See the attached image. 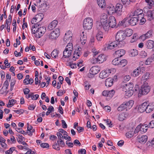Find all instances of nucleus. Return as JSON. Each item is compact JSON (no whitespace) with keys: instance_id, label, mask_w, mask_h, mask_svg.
I'll return each instance as SVG.
<instances>
[{"instance_id":"f257e3e1","label":"nucleus","mask_w":154,"mask_h":154,"mask_svg":"<svg viewBox=\"0 0 154 154\" xmlns=\"http://www.w3.org/2000/svg\"><path fill=\"white\" fill-rule=\"evenodd\" d=\"M40 23L38 22L32 27V34H35V35L37 38H40L45 33L46 31V28L45 27H39Z\"/></svg>"},{"instance_id":"f03ea898","label":"nucleus","mask_w":154,"mask_h":154,"mask_svg":"<svg viewBox=\"0 0 154 154\" xmlns=\"http://www.w3.org/2000/svg\"><path fill=\"white\" fill-rule=\"evenodd\" d=\"M108 21L107 14L105 13L103 14L100 17V22H97V27L98 28H103L104 31L108 32L109 31Z\"/></svg>"},{"instance_id":"7ed1b4c3","label":"nucleus","mask_w":154,"mask_h":154,"mask_svg":"<svg viewBox=\"0 0 154 154\" xmlns=\"http://www.w3.org/2000/svg\"><path fill=\"white\" fill-rule=\"evenodd\" d=\"M125 86H124V89H125V94L128 97H129L133 94L134 91H139V87L138 85H136L133 89L134 87V85L132 83H128L125 84Z\"/></svg>"},{"instance_id":"20e7f679","label":"nucleus","mask_w":154,"mask_h":154,"mask_svg":"<svg viewBox=\"0 0 154 154\" xmlns=\"http://www.w3.org/2000/svg\"><path fill=\"white\" fill-rule=\"evenodd\" d=\"M93 25V20L90 17L85 18L83 22V27L85 29H91Z\"/></svg>"},{"instance_id":"39448f33","label":"nucleus","mask_w":154,"mask_h":154,"mask_svg":"<svg viewBox=\"0 0 154 154\" xmlns=\"http://www.w3.org/2000/svg\"><path fill=\"white\" fill-rule=\"evenodd\" d=\"M119 58L116 57L112 61V64L114 65L119 66L121 67L125 66L127 63V60L125 59L121 60Z\"/></svg>"},{"instance_id":"423d86ee","label":"nucleus","mask_w":154,"mask_h":154,"mask_svg":"<svg viewBox=\"0 0 154 154\" xmlns=\"http://www.w3.org/2000/svg\"><path fill=\"white\" fill-rule=\"evenodd\" d=\"M150 89V87L149 86L146 85L145 84H143L139 90L138 93L139 96L147 94L149 92Z\"/></svg>"},{"instance_id":"0eeeda50","label":"nucleus","mask_w":154,"mask_h":154,"mask_svg":"<svg viewBox=\"0 0 154 154\" xmlns=\"http://www.w3.org/2000/svg\"><path fill=\"white\" fill-rule=\"evenodd\" d=\"M100 71L99 67L97 66H92L89 70V74H88V77L89 78H92L95 75L98 73Z\"/></svg>"},{"instance_id":"6e6552de","label":"nucleus","mask_w":154,"mask_h":154,"mask_svg":"<svg viewBox=\"0 0 154 154\" xmlns=\"http://www.w3.org/2000/svg\"><path fill=\"white\" fill-rule=\"evenodd\" d=\"M144 16V14L143 13V11L140 9H137L134 12H131L129 15V17L131 16H135L137 18H142Z\"/></svg>"},{"instance_id":"1a4fd4ad","label":"nucleus","mask_w":154,"mask_h":154,"mask_svg":"<svg viewBox=\"0 0 154 154\" xmlns=\"http://www.w3.org/2000/svg\"><path fill=\"white\" fill-rule=\"evenodd\" d=\"M125 34L123 30H121L117 33L116 35V41L119 44V42H122L125 38Z\"/></svg>"},{"instance_id":"9d476101","label":"nucleus","mask_w":154,"mask_h":154,"mask_svg":"<svg viewBox=\"0 0 154 154\" xmlns=\"http://www.w3.org/2000/svg\"><path fill=\"white\" fill-rule=\"evenodd\" d=\"M60 30L59 28H56L49 35V38L51 40L56 39L60 35Z\"/></svg>"},{"instance_id":"9b49d317","label":"nucleus","mask_w":154,"mask_h":154,"mask_svg":"<svg viewBox=\"0 0 154 154\" xmlns=\"http://www.w3.org/2000/svg\"><path fill=\"white\" fill-rule=\"evenodd\" d=\"M107 23L108 24L109 29L110 27L111 28L115 27L116 24L115 17L113 16L110 17L107 22Z\"/></svg>"},{"instance_id":"f8f14e48","label":"nucleus","mask_w":154,"mask_h":154,"mask_svg":"<svg viewBox=\"0 0 154 154\" xmlns=\"http://www.w3.org/2000/svg\"><path fill=\"white\" fill-rule=\"evenodd\" d=\"M111 71L110 69L103 71L100 73L99 77L102 79H105L108 77L111 73Z\"/></svg>"},{"instance_id":"ddd939ff","label":"nucleus","mask_w":154,"mask_h":154,"mask_svg":"<svg viewBox=\"0 0 154 154\" xmlns=\"http://www.w3.org/2000/svg\"><path fill=\"white\" fill-rule=\"evenodd\" d=\"M82 48H78L77 49H76L73 54V60H76L77 59L79 58L82 54Z\"/></svg>"},{"instance_id":"4468645a","label":"nucleus","mask_w":154,"mask_h":154,"mask_svg":"<svg viewBox=\"0 0 154 154\" xmlns=\"http://www.w3.org/2000/svg\"><path fill=\"white\" fill-rule=\"evenodd\" d=\"M72 33L70 31H68L65 34L63 41L66 43L69 42L72 39Z\"/></svg>"},{"instance_id":"2eb2a0df","label":"nucleus","mask_w":154,"mask_h":154,"mask_svg":"<svg viewBox=\"0 0 154 154\" xmlns=\"http://www.w3.org/2000/svg\"><path fill=\"white\" fill-rule=\"evenodd\" d=\"M123 8V5L122 4L117 3L116 5L115 9V13L116 14L119 16L122 14V9Z\"/></svg>"},{"instance_id":"dca6fc26","label":"nucleus","mask_w":154,"mask_h":154,"mask_svg":"<svg viewBox=\"0 0 154 154\" xmlns=\"http://www.w3.org/2000/svg\"><path fill=\"white\" fill-rule=\"evenodd\" d=\"M125 51L124 49H121L115 51L114 56L116 57L119 58L123 56L125 54Z\"/></svg>"},{"instance_id":"f3484780","label":"nucleus","mask_w":154,"mask_h":154,"mask_svg":"<svg viewBox=\"0 0 154 154\" xmlns=\"http://www.w3.org/2000/svg\"><path fill=\"white\" fill-rule=\"evenodd\" d=\"M108 13L109 14H112L115 13V9L114 6L112 5L108 6L106 8Z\"/></svg>"},{"instance_id":"a211bd4d","label":"nucleus","mask_w":154,"mask_h":154,"mask_svg":"<svg viewBox=\"0 0 154 154\" xmlns=\"http://www.w3.org/2000/svg\"><path fill=\"white\" fill-rule=\"evenodd\" d=\"M147 135H143L141 136H138L137 137V140L139 143L141 144H144L147 141Z\"/></svg>"},{"instance_id":"6ab92c4d","label":"nucleus","mask_w":154,"mask_h":154,"mask_svg":"<svg viewBox=\"0 0 154 154\" xmlns=\"http://www.w3.org/2000/svg\"><path fill=\"white\" fill-rule=\"evenodd\" d=\"M146 105L147 103L145 102L139 105L138 109V112L141 113L145 111H146Z\"/></svg>"},{"instance_id":"aec40b11","label":"nucleus","mask_w":154,"mask_h":154,"mask_svg":"<svg viewBox=\"0 0 154 154\" xmlns=\"http://www.w3.org/2000/svg\"><path fill=\"white\" fill-rule=\"evenodd\" d=\"M131 17V19L128 20V22L130 25L131 26H134L137 23L138 21V18L136 17Z\"/></svg>"},{"instance_id":"412c9836","label":"nucleus","mask_w":154,"mask_h":154,"mask_svg":"<svg viewBox=\"0 0 154 154\" xmlns=\"http://www.w3.org/2000/svg\"><path fill=\"white\" fill-rule=\"evenodd\" d=\"M58 23L57 20H54L48 26V29L49 30H52L57 26Z\"/></svg>"},{"instance_id":"4be33fe9","label":"nucleus","mask_w":154,"mask_h":154,"mask_svg":"<svg viewBox=\"0 0 154 154\" xmlns=\"http://www.w3.org/2000/svg\"><path fill=\"white\" fill-rule=\"evenodd\" d=\"M119 45V43L116 41L112 42L109 44H108L107 47V49H112L116 47Z\"/></svg>"},{"instance_id":"5701e85b","label":"nucleus","mask_w":154,"mask_h":154,"mask_svg":"<svg viewBox=\"0 0 154 154\" xmlns=\"http://www.w3.org/2000/svg\"><path fill=\"white\" fill-rule=\"evenodd\" d=\"M67 48H66L63 52V57L65 58H67L70 57L72 52V50L70 49H67Z\"/></svg>"},{"instance_id":"b1692460","label":"nucleus","mask_w":154,"mask_h":154,"mask_svg":"<svg viewBox=\"0 0 154 154\" xmlns=\"http://www.w3.org/2000/svg\"><path fill=\"white\" fill-rule=\"evenodd\" d=\"M140 129V131L141 133H145L148 129V126L147 124L142 125L140 124L139 125Z\"/></svg>"},{"instance_id":"393cba45","label":"nucleus","mask_w":154,"mask_h":154,"mask_svg":"<svg viewBox=\"0 0 154 154\" xmlns=\"http://www.w3.org/2000/svg\"><path fill=\"white\" fill-rule=\"evenodd\" d=\"M146 45L148 49H151L154 48V41L149 40L146 42Z\"/></svg>"},{"instance_id":"a878e982","label":"nucleus","mask_w":154,"mask_h":154,"mask_svg":"<svg viewBox=\"0 0 154 154\" xmlns=\"http://www.w3.org/2000/svg\"><path fill=\"white\" fill-rule=\"evenodd\" d=\"M125 106H126V110L130 109L133 106L134 101L133 100H131L127 102L123 103Z\"/></svg>"},{"instance_id":"bb28decb","label":"nucleus","mask_w":154,"mask_h":154,"mask_svg":"<svg viewBox=\"0 0 154 154\" xmlns=\"http://www.w3.org/2000/svg\"><path fill=\"white\" fill-rule=\"evenodd\" d=\"M80 41L82 45H85L86 42L87 37L85 35L84 32H83L80 34Z\"/></svg>"},{"instance_id":"cd10ccee","label":"nucleus","mask_w":154,"mask_h":154,"mask_svg":"<svg viewBox=\"0 0 154 154\" xmlns=\"http://www.w3.org/2000/svg\"><path fill=\"white\" fill-rule=\"evenodd\" d=\"M97 1L98 6L104 9L106 5L105 0H97Z\"/></svg>"},{"instance_id":"c85d7f7f","label":"nucleus","mask_w":154,"mask_h":154,"mask_svg":"<svg viewBox=\"0 0 154 154\" xmlns=\"http://www.w3.org/2000/svg\"><path fill=\"white\" fill-rule=\"evenodd\" d=\"M97 59L99 63H102L106 60L105 56L103 54L99 55L97 58Z\"/></svg>"},{"instance_id":"c756f323","label":"nucleus","mask_w":154,"mask_h":154,"mask_svg":"<svg viewBox=\"0 0 154 154\" xmlns=\"http://www.w3.org/2000/svg\"><path fill=\"white\" fill-rule=\"evenodd\" d=\"M123 32L125 37L130 36L133 33V30L130 29H126L124 31H123Z\"/></svg>"},{"instance_id":"7c9ffc66","label":"nucleus","mask_w":154,"mask_h":154,"mask_svg":"<svg viewBox=\"0 0 154 154\" xmlns=\"http://www.w3.org/2000/svg\"><path fill=\"white\" fill-rule=\"evenodd\" d=\"M146 109V113H149L152 112L154 109V106L152 105V104H147V103Z\"/></svg>"},{"instance_id":"2f4dec72","label":"nucleus","mask_w":154,"mask_h":154,"mask_svg":"<svg viewBox=\"0 0 154 154\" xmlns=\"http://www.w3.org/2000/svg\"><path fill=\"white\" fill-rule=\"evenodd\" d=\"M105 84L107 87H110L113 85L112 79L110 78H108L105 81Z\"/></svg>"},{"instance_id":"473e14b6","label":"nucleus","mask_w":154,"mask_h":154,"mask_svg":"<svg viewBox=\"0 0 154 154\" xmlns=\"http://www.w3.org/2000/svg\"><path fill=\"white\" fill-rule=\"evenodd\" d=\"M154 15V11H152L149 10L147 11L146 13V16L148 18V19L151 20L153 19V16Z\"/></svg>"},{"instance_id":"72a5a7b5","label":"nucleus","mask_w":154,"mask_h":154,"mask_svg":"<svg viewBox=\"0 0 154 154\" xmlns=\"http://www.w3.org/2000/svg\"><path fill=\"white\" fill-rule=\"evenodd\" d=\"M39 17V15H36L31 20V23L33 24L37 23L38 22V23H39V22L42 19V18H41V19L39 20L38 19V17Z\"/></svg>"},{"instance_id":"f704fd0d","label":"nucleus","mask_w":154,"mask_h":154,"mask_svg":"<svg viewBox=\"0 0 154 154\" xmlns=\"http://www.w3.org/2000/svg\"><path fill=\"white\" fill-rule=\"evenodd\" d=\"M96 38L98 41H100L102 40L103 38V34L102 32H98L97 34Z\"/></svg>"},{"instance_id":"c9c22d12","label":"nucleus","mask_w":154,"mask_h":154,"mask_svg":"<svg viewBox=\"0 0 154 154\" xmlns=\"http://www.w3.org/2000/svg\"><path fill=\"white\" fill-rule=\"evenodd\" d=\"M141 72V71L140 68H138L134 71L132 74L134 76H137Z\"/></svg>"},{"instance_id":"e433bc0d","label":"nucleus","mask_w":154,"mask_h":154,"mask_svg":"<svg viewBox=\"0 0 154 154\" xmlns=\"http://www.w3.org/2000/svg\"><path fill=\"white\" fill-rule=\"evenodd\" d=\"M26 95V98L28 99L30 97L33 100H37L39 97L38 94H35V98L34 99L32 93H31L29 94Z\"/></svg>"},{"instance_id":"4c0bfd02","label":"nucleus","mask_w":154,"mask_h":154,"mask_svg":"<svg viewBox=\"0 0 154 154\" xmlns=\"http://www.w3.org/2000/svg\"><path fill=\"white\" fill-rule=\"evenodd\" d=\"M126 116H127L126 114H125L123 113L120 114L118 116V119L119 121H122L125 119Z\"/></svg>"},{"instance_id":"58836bf2","label":"nucleus","mask_w":154,"mask_h":154,"mask_svg":"<svg viewBox=\"0 0 154 154\" xmlns=\"http://www.w3.org/2000/svg\"><path fill=\"white\" fill-rule=\"evenodd\" d=\"M59 51L57 50H54L52 52L51 56L53 58H55L57 57Z\"/></svg>"},{"instance_id":"ea45409f","label":"nucleus","mask_w":154,"mask_h":154,"mask_svg":"<svg viewBox=\"0 0 154 154\" xmlns=\"http://www.w3.org/2000/svg\"><path fill=\"white\" fill-rule=\"evenodd\" d=\"M130 52L132 57H135L138 54V51L136 49L131 50Z\"/></svg>"},{"instance_id":"a19ab883","label":"nucleus","mask_w":154,"mask_h":154,"mask_svg":"<svg viewBox=\"0 0 154 154\" xmlns=\"http://www.w3.org/2000/svg\"><path fill=\"white\" fill-rule=\"evenodd\" d=\"M16 101L14 99H11L9 101L8 103L7 104V107L8 108L11 107L13 106L16 103Z\"/></svg>"},{"instance_id":"79ce46f5","label":"nucleus","mask_w":154,"mask_h":154,"mask_svg":"<svg viewBox=\"0 0 154 154\" xmlns=\"http://www.w3.org/2000/svg\"><path fill=\"white\" fill-rule=\"evenodd\" d=\"M123 103L122 104H121L117 108V110L118 111L121 112L123 111L125 109H126V106Z\"/></svg>"},{"instance_id":"37998d69","label":"nucleus","mask_w":154,"mask_h":154,"mask_svg":"<svg viewBox=\"0 0 154 154\" xmlns=\"http://www.w3.org/2000/svg\"><path fill=\"white\" fill-rule=\"evenodd\" d=\"M48 111L46 112V115L48 116L52 112H53L54 110V107L51 106H50L47 109Z\"/></svg>"},{"instance_id":"c03bdc74","label":"nucleus","mask_w":154,"mask_h":154,"mask_svg":"<svg viewBox=\"0 0 154 154\" xmlns=\"http://www.w3.org/2000/svg\"><path fill=\"white\" fill-rule=\"evenodd\" d=\"M134 133L133 131H128L126 133L125 135L127 138H131L134 136Z\"/></svg>"},{"instance_id":"a18cd8bd","label":"nucleus","mask_w":154,"mask_h":154,"mask_svg":"<svg viewBox=\"0 0 154 154\" xmlns=\"http://www.w3.org/2000/svg\"><path fill=\"white\" fill-rule=\"evenodd\" d=\"M15 147H11L10 149L5 152L6 154H11L13 151L15 149Z\"/></svg>"},{"instance_id":"49530a36","label":"nucleus","mask_w":154,"mask_h":154,"mask_svg":"<svg viewBox=\"0 0 154 154\" xmlns=\"http://www.w3.org/2000/svg\"><path fill=\"white\" fill-rule=\"evenodd\" d=\"M153 60H154L153 59L152 57H149L146 60V61L145 62V64L146 65H149L150 64L151 62Z\"/></svg>"},{"instance_id":"de8ad7c7","label":"nucleus","mask_w":154,"mask_h":154,"mask_svg":"<svg viewBox=\"0 0 154 154\" xmlns=\"http://www.w3.org/2000/svg\"><path fill=\"white\" fill-rule=\"evenodd\" d=\"M149 6L152 7L154 6V0H145Z\"/></svg>"},{"instance_id":"09e8293b","label":"nucleus","mask_w":154,"mask_h":154,"mask_svg":"<svg viewBox=\"0 0 154 154\" xmlns=\"http://www.w3.org/2000/svg\"><path fill=\"white\" fill-rule=\"evenodd\" d=\"M152 31L151 30H149L145 34L146 37L147 38H150L152 36Z\"/></svg>"},{"instance_id":"8fccbe9b","label":"nucleus","mask_w":154,"mask_h":154,"mask_svg":"<svg viewBox=\"0 0 154 154\" xmlns=\"http://www.w3.org/2000/svg\"><path fill=\"white\" fill-rule=\"evenodd\" d=\"M137 34L135 33L133 34L132 36V38L131 40V42H133L137 40L138 38L137 37Z\"/></svg>"},{"instance_id":"3c124183","label":"nucleus","mask_w":154,"mask_h":154,"mask_svg":"<svg viewBox=\"0 0 154 154\" xmlns=\"http://www.w3.org/2000/svg\"><path fill=\"white\" fill-rule=\"evenodd\" d=\"M59 146H60L58 143H55L53 145V147L54 149L57 150H59L60 149V148Z\"/></svg>"},{"instance_id":"603ef678","label":"nucleus","mask_w":154,"mask_h":154,"mask_svg":"<svg viewBox=\"0 0 154 154\" xmlns=\"http://www.w3.org/2000/svg\"><path fill=\"white\" fill-rule=\"evenodd\" d=\"M115 93V91L113 90H112L110 91H109L108 97H112Z\"/></svg>"},{"instance_id":"864d4df0","label":"nucleus","mask_w":154,"mask_h":154,"mask_svg":"<svg viewBox=\"0 0 154 154\" xmlns=\"http://www.w3.org/2000/svg\"><path fill=\"white\" fill-rule=\"evenodd\" d=\"M57 143H58L59 146L61 147H63L64 146L65 143L63 141V139L61 140H57Z\"/></svg>"},{"instance_id":"5fc2aeb1","label":"nucleus","mask_w":154,"mask_h":154,"mask_svg":"<svg viewBox=\"0 0 154 154\" xmlns=\"http://www.w3.org/2000/svg\"><path fill=\"white\" fill-rule=\"evenodd\" d=\"M140 55L142 58L145 57L147 56V53L144 51H142L140 53Z\"/></svg>"},{"instance_id":"6e6d98bb","label":"nucleus","mask_w":154,"mask_h":154,"mask_svg":"<svg viewBox=\"0 0 154 154\" xmlns=\"http://www.w3.org/2000/svg\"><path fill=\"white\" fill-rule=\"evenodd\" d=\"M122 3L124 5L127 6L129 5L130 3V0H121Z\"/></svg>"},{"instance_id":"4d7b16f0","label":"nucleus","mask_w":154,"mask_h":154,"mask_svg":"<svg viewBox=\"0 0 154 154\" xmlns=\"http://www.w3.org/2000/svg\"><path fill=\"white\" fill-rule=\"evenodd\" d=\"M41 146L43 148H49V144L47 143H43L40 144Z\"/></svg>"},{"instance_id":"13d9d810","label":"nucleus","mask_w":154,"mask_h":154,"mask_svg":"<svg viewBox=\"0 0 154 154\" xmlns=\"http://www.w3.org/2000/svg\"><path fill=\"white\" fill-rule=\"evenodd\" d=\"M138 21L140 20V23L141 25H142L144 24L146 21V19L145 18H144V16H143L142 18H138Z\"/></svg>"},{"instance_id":"bf43d9fd","label":"nucleus","mask_w":154,"mask_h":154,"mask_svg":"<svg viewBox=\"0 0 154 154\" xmlns=\"http://www.w3.org/2000/svg\"><path fill=\"white\" fill-rule=\"evenodd\" d=\"M14 111L17 114H22L24 112V110L21 109L17 110H14Z\"/></svg>"},{"instance_id":"052dcab7","label":"nucleus","mask_w":154,"mask_h":154,"mask_svg":"<svg viewBox=\"0 0 154 154\" xmlns=\"http://www.w3.org/2000/svg\"><path fill=\"white\" fill-rule=\"evenodd\" d=\"M78 153L79 154H86V151L85 149H79Z\"/></svg>"},{"instance_id":"680f3d73","label":"nucleus","mask_w":154,"mask_h":154,"mask_svg":"<svg viewBox=\"0 0 154 154\" xmlns=\"http://www.w3.org/2000/svg\"><path fill=\"white\" fill-rule=\"evenodd\" d=\"M57 134L58 137V140H61L63 139L64 137H63L62 134H60V133L58 132L57 133Z\"/></svg>"},{"instance_id":"e2e57ef3","label":"nucleus","mask_w":154,"mask_h":154,"mask_svg":"<svg viewBox=\"0 0 154 154\" xmlns=\"http://www.w3.org/2000/svg\"><path fill=\"white\" fill-rule=\"evenodd\" d=\"M61 122L63 128H67V125L65 121L63 120H61Z\"/></svg>"},{"instance_id":"0e129e2a","label":"nucleus","mask_w":154,"mask_h":154,"mask_svg":"<svg viewBox=\"0 0 154 154\" xmlns=\"http://www.w3.org/2000/svg\"><path fill=\"white\" fill-rule=\"evenodd\" d=\"M8 81L6 80L4 82L3 84V86L2 87H5L6 89H8Z\"/></svg>"},{"instance_id":"69168bd1","label":"nucleus","mask_w":154,"mask_h":154,"mask_svg":"<svg viewBox=\"0 0 154 154\" xmlns=\"http://www.w3.org/2000/svg\"><path fill=\"white\" fill-rule=\"evenodd\" d=\"M3 88L2 87L0 90V91L1 92V94H4L5 93L7 94L8 92V91H7L8 89H6L5 88L4 89H3Z\"/></svg>"},{"instance_id":"338daca9","label":"nucleus","mask_w":154,"mask_h":154,"mask_svg":"<svg viewBox=\"0 0 154 154\" xmlns=\"http://www.w3.org/2000/svg\"><path fill=\"white\" fill-rule=\"evenodd\" d=\"M87 83H88L87 82H85L84 83L85 85V89L86 90H88L91 87V85L89 84H88V85H87Z\"/></svg>"},{"instance_id":"774afa93","label":"nucleus","mask_w":154,"mask_h":154,"mask_svg":"<svg viewBox=\"0 0 154 154\" xmlns=\"http://www.w3.org/2000/svg\"><path fill=\"white\" fill-rule=\"evenodd\" d=\"M59 131L58 132L60 133L61 134H63L64 136L66 135L67 134V132L63 129H60Z\"/></svg>"}]
</instances>
